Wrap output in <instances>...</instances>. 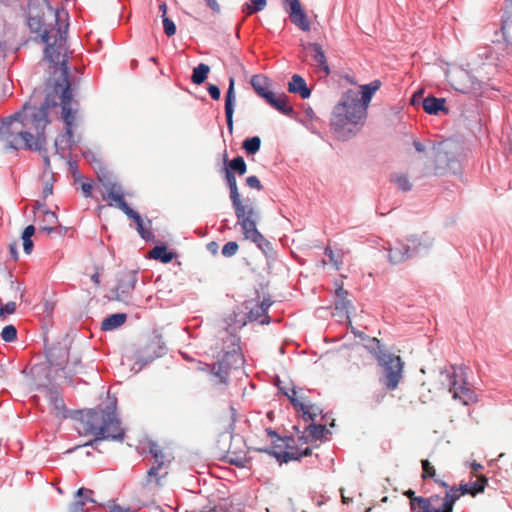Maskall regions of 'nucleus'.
Masks as SVG:
<instances>
[{"label":"nucleus","mask_w":512,"mask_h":512,"mask_svg":"<svg viewBox=\"0 0 512 512\" xmlns=\"http://www.w3.org/2000/svg\"><path fill=\"white\" fill-rule=\"evenodd\" d=\"M130 219L134 220L136 225H137V231L139 232V234L141 235V237L148 241L150 240L152 237H153V233L151 231H148L144 228V225H143V220L141 218V216L139 215L138 212H136V215L134 214H130V215H127Z\"/></svg>","instance_id":"nucleus-39"},{"label":"nucleus","mask_w":512,"mask_h":512,"mask_svg":"<svg viewBox=\"0 0 512 512\" xmlns=\"http://www.w3.org/2000/svg\"><path fill=\"white\" fill-rule=\"evenodd\" d=\"M307 49L311 52V57L315 63V66L325 75H329L330 68L328 66L327 59L321 45L318 43H308Z\"/></svg>","instance_id":"nucleus-16"},{"label":"nucleus","mask_w":512,"mask_h":512,"mask_svg":"<svg viewBox=\"0 0 512 512\" xmlns=\"http://www.w3.org/2000/svg\"><path fill=\"white\" fill-rule=\"evenodd\" d=\"M392 181L402 191H409L412 185L406 175L397 174L392 177Z\"/></svg>","instance_id":"nucleus-42"},{"label":"nucleus","mask_w":512,"mask_h":512,"mask_svg":"<svg viewBox=\"0 0 512 512\" xmlns=\"http://www.w3.org/2000/svg\"><path fill=\"white\" fill-rule=\"evenodd\" d=\"M347 294H348V292L346 290H344L343 287H339L336 289L337 299L346 298Z\"/></svg>","instance_id":"nucleus-60"},{"label":"nucleus","mask_w":512,"mask_h":512,"mask_svg":"<svg viewBox=\"0 0 512 512\" xmlns=\"http://www.w3.org/2000/svg\"><path fill=\"white\" fill-rule=\"evenodd\" d=\"M226 168L230 169L233 173H238L239 175H244L247 171V165L241 156H237L229 161Z\"/></svg>","instance_id":"nucleus-37"},{"label":"nucleus","mask_w":512,"mask_h":512,"mask_svg":"<svg viewBox=\"0 0 512 512\" xmlns=\"http://www.w3.org/2000/svg\"><path fill=\"white\" fill-rule=\"evenodd\" d=\"M168 475V470L163 469V464L151 465L150 469L146 473L144 480L145 487H160L162 486V480Z\"/></svg>","instance_id":"nucleus-15"},{"label":"nucleus","mask_w":512,"mask_h":512,"mask_svg":"<svg viewBox=\"0 0 512 512\" xmlns=\"http://www.w3.org/2000/svg\"><path fill=\"white\" fill-rule=\"evenodd\" d=\"M247 319L250 322H259L260 324H268L270 321V318L268 314L265 312V308H263V305L258 304H256L249 310L247 314Z\"/></svg>","instance_id":"nucleus-27"},{"label":"nucleus","mask_w":512,"mask_h":512,"mask_svg":"<svg viewBox=\"0 0 512 512\" xmlns=\"http://www.w3.org/2000/svg\"><path fill=\"white\" fill-rule=\"evenodd\" d=\"M238 249L239 246L237 242L229 241L222 247L221 253L224 257L229 258L234 256L237 253Z\"/></svg>","instance_id":"nucleus-45"},{"label":"nucleus","mask_w":512,"mask_h":512,"mask_svg":"<svg viewBox=\"0 0 512 512\" xmlns=\"http://www.w3.org/2000/svg\"><path fill=\"white\" fill-rule=\"evenodd\" d=\"M57 106L51 93L46 95L40 107L25 104L21 111L2 119L0 142L6 149L42 151L47 144L45 129L50 122L48 110Z\"/></svg>","instance_id":"nucleus-1"},{"label":"nucleus","mask_w":512,"mask_h":512,"mask_svg":"<svg viewBox=\"0 0 512 512\" xmlns=\"http://www.w3.org/2000/svg\"><path fill=\"white\" fill-rule=\"evenodd\" d=\"M372 342L376 346L373 353L383 368V384L387 389L394 390L402 379L404 363L399 356L387 353L377 338H373Z\"/></svg>","instance_id":"nucleus-7"},{"label":"nucleus","mask_w":512,"mask_h":512,"mask_svg":"<svg viewBox=\"0 0 512 512\" xmlns=\"http://www.w3.org/2000/svg\"><path fill=\"white\" fill-rule=\"evenodd\" d=\"M230 341L233 348L230 351L225 352L223 357L212 365L205 364L203 370H208L210 373L218 378V383L228 384V377L232 369H237L243 364V357L238 352L239 339L231 335Z\"/></svg>","instance_id":"nucleus-8"},{"label":"nucleus","mask_w":512,"mask_h":512,"mask_svg":"<svg viewBox=\"0 0 512 512\" xmlns=\"http://www.w3.org/2000/svg\"><path fill=\"white\" fill-rule=\"evenodd\" d=\"M487 482V478L482 475L473 482L460 484L459 488L462 495L470 494L472 496H475L476 494L482 493L484 491Z\"/></svg>","instance_id":"nucleus-23"},{"label":"nucleus","mask_w":512,"mask_h":512,"mask_svg":"<svg viewBox=\"0 0 512 512\" xmlns=\"http://www.w3.org/2000/svg\"><path fill=\"white\" fill-rule=\"evenodd\" d=\"M164 32L168 37L173 36L176 33V26L174 22L168 17L162 18Z\"/></svg>","instance_id":"nucleus-46"},{"label":"nucleus","mask_w":512,"mask_h":512,"mask_svg":"<svg viewBox=\"0 0 512 512\" xmlns=\"http://www.w3.org/2000/svg\"><path fill=\"white\" fill-rule=\"evenodd\" d=\"M461 494L460 488L450 487L445 494L443 505L446 512L453 511L454 503L459 499Z\"/></svg>","instance_id":"nucleus-30"},{"label":"nucleus","mask_w":512,"mask_h":512,"mask_svg":"<svg viewBox=\"0 0 512 512\" xmlns=\"http://www.w3.org/2000/svg\"><path fill=\"white\" fill-rule=\"evenodd\" d=\"M16 308V303L13 301L7 302L5 305H0V318H4L5 315L13 314Z\"/></svg>","instance_id":"nucleus-47"},{"label":"nucleus","mask_w":512,"mask_h":512,"mask_svg":"<svg viewBox=\"0 0 512 512\" xmlns=\"http://www.w3.org/2000/svg\"><path fill=\"white\" fill-rule=\"evenodd\" d=\"M42 152L44 153V154L42 155V157H43V160H44L45 166H46V168H49V167H50V159H49V157L46 155V149H45V147L42 149V151H40V153H42Z\"/></svg>","instance_id":"nucleus-62"},{"label":"nucleus","mask_w":512,"mask_h":512,"mask_svg":"<svg viewBox=\"0 0 512 512\" xmlns=\"http://www.w3.org/2000/svg\"><path fill=\"white\" fill-rule=\"evenodd\" d=\"M288 15L290 21L301 31L309 32L311 30L310 20L301 5L291 10Z\"/></svg>","instance_id":"nucleus-18"},{"label":"nucleus","mask_w":512,"mask_h":512,"mask_svg":"<svg viewBox=\"0 0 512 512\" xmlns=\"http://www.w3.org/2000/svg\"><path fill=\"white\" fill-rule=\"evenodd\" d=\"M207 90L212 99L218 100L220 98L221 92L218 86L209 84Z\"/></svg>","instance_id":"nucleus-53"},{"label":"nucleus","mask_w":512,"mask_h":512,"mask_svg":"<svg viewBox=\"0 0 512 512\" xmlns=\"http://www.w3.org/2000/svg\"><path fill=\"white\" fill-rule=\"evenodd\" d=\"M367 115V110L359 102V93L349 89L334 107L331 129L338 139L347 140L355 133V127Z\"/></svg>","instance_id":"nucleus-4"},{"label":"nucleus","mask_w":512,"mask_h":512,"mask_svg":"<svg viewBox=\"0 0 512 512\" xmlns=\"http://www.w3.org/2000/svg\"><path fill=\"white\" fill-rule=\"evenodd\" d=\"M329 433L328 429L324 424H309L303 433L302 436L299 437L300 441H303L304 444H307L309 441H316L325 438V435Z\"/></svg>","instance_id":"nucleus-17"},{"label":"nucleus","mask_w":512,"mask_h":512,"mask_svg":"<svg viewBox=\"0 0 512 512\" xmlns=\"http://www.w3.org/2000/svg\"><path fill=\"white\" fill-rule=\"evenodd\" d=\"M250 84L257 95L265 100L273 93L269 91V78L263 74L253 75Z\"/></svg>","instance_id":"nucleus-19"},{"label":"nucleus","mask_w":512,"mask_h":512,"mask_svg":"<svg viewBox=\"0 0 512 512\" xmlns=\"http://www.w3.org/2000/svg\"><path fill=\"white\" fill-rule=\"evenodd\" d=\"M413 145L417 152H423L425 150V146L418 140H414Z\"/></svg>","instance_id":"nucleus-61"},{"label":"nucleus","mask_w":512,"mask_h":512,"mask_svg":"<svg viewBox=\"0 0 512 512\" xmlns=\"http://www.w3.org/2000/svg\"><path fill=\"white\" fill-rule=\"evenodd\" d=\"M381 82L374 80L369 84L361 86V93H359V102L367 110L368 105L372 99L374 93L380 88Z\"/></svg>","instance_id":"nucleus-24"},{"label":"nucleus","mask_w":512,"mask_h":512,"mask_svg":"<svg viewBox=\"0 0 512 512\" xmlns=\"http://www.w3.org/2000/svg\"><path fill=\"white\" fill-rule=\"evenodd\" d=\"M9 251H10V254H11V257L13 258V260L16 261L18 259L17 245L11 244L9 246Z\"/></svg>","instance_id":"nucleus-58"},{"label":"nucleus","mask_w":512,"mask_h":512,"mask_svg":"<svg viewBox=\"0 0 512 512\" xmlns=\"http://www.w3.org/2000/svg\"><path fill=\"white\" fill-rule=\"evenodd\" d=\"M84 494H93V491L86 488L78 489L76 499L71 506V512H84L85 501L82 499Z\"/></svg>","instance_id":"nucleus-36"},{"label":"nucleus","mask_w":512,"mask_h":512,"mask_svg":"<svg viewBox=\"0 0 512 512\" xmlns=\"http://www.w3.org/2000/svg\"><path fill=\"white\" fill-rule=\"evenodd\" d=\"M149 453L152 455V465L163 464V469H169L170 460H167L157 443L149 442Z\"/></svg>","instance_id":"nucleus-28"},{"label":"nucleus","mask_w":512,"mask_h":512,"mask_svg":"<svg viewBox=\"0 0 512 512\" xmlns=\"http://www.w3.org/2000/svg\"><path fill=\"white\" fill-rule=\"evenodd\" d=\"M237 220L244 238L253 242L266 257L271 256L273 254L271 242L257 229L258 213L256 210L249 209L248 212L243 214L241 218H237Z\"/></svg>","instance_id":"nucleus-9"},{"label":"nucleus","mask_w":512,"mask_h":512,"mask_svg":"<svg viewBox=\"0 0 512 512\" xmlns=\"http://www.w3.org/2000/svg\"><path fill=\"white\" fill-rule=\"evenodd\" d=\"M159 10H160V12L162 13V18L167 17V16H166V13H167V5H166V3H165V2L160 3V5H159Z\"/></svg>","instance_id":"nucleus-64"},{"label":"nucleus","mask_w":512,"mask_h":512,"mask_svg":"<svg viewBox=\"0 0 512 512\" xmlns=\"http://www.w3.org/2000/svg\"><path fill=\"white\" fill-rule=\"evenodd\" d=\"M127 315L125 313H115L106 317L101 323L103 331H112L125 323Z\"/></svg>","instance_id":"nucleus-26"},{"label":"nucleus","mask_w":512,"mask_h":512,"mask_svg":"<svg viewBox=\"0 0 512 512\" xmlns=\"http://www.w3.org/2000/svg\"><path fill=\"white\" fill-rule=\"evenodd\" d=\"M52 194V184L47 183L43 188V198H47Z\"/></svg>","instance_id":"nucleus-59"},{"label":"nucleus","mask_w":512,"mask_h":512,"mask_svg":"<svg viewBox=\"0 0 512 512\" xmlns=\"http://www.w3.org/2000/svg\"><path fill=\"white\" fill-rule=\"evenodd\" d=\"M267 0H249L242 6V12L247 16L264 10Z\"/></svg>","instance_id":"nucleus-34"},{"label":"nucleus","mask_w":512,"mask_h":512,"mask_svg":"<svg viewBox=\"0 0 512 512\" xmlns=\"http://www.w3.org/2000/svg\"><path fill=\"white\" fill-rule=\"evenodd\" d=\"M300 411L303 412V418L305 420L314 421L316 417L322 413V410L314 404H303L301 405Z\"/></svg>","instance_id":"nucleus-38"},{"label":"nucleus","mask_w":512,"mask_h":512,"mask_svg":"<svg viewBox=\"0 0 512 512\" xmlns=\"http://www.w3.org/2000/svg\"><path fill=\"white\" fill-rule=\"evenodd\" d=\"M225 180L230 191V199L237 218H241L249 209H254L251 204H243L237 187L235 174L225 168Z\"/></svg>","instance_id":"nucleus-12"},{"label":"nucleus","mask_w":512,"mask_h":512,"mask_svg":"<svg viewBox=\"0 0 512 512\" xmlns=\"http://www.w3.org/2000/svg\"><path fill=\"white\" fill-rule=\"evenodd\" d=\"M137 283V277L135 273H130L127 276V281H122L119 286L118 290L122 291L123 293H129L130 291L134 290Z\"/></svg>","instance_id":"nucleus-41"},{"label":"nucleus","mask_w":512,"mask_h":512,"mask_svg":"<svg viewBox=\"0 0 512 512\" xmlns=\"http://www.w3.org/2000/svg\"><path fill=\"white\" fill-rule=\"evenodd\" d=\"M44 222H46L49 226H43L41 228L42 231L47 232L48 234L59 231L61 232L63 228L58 224V218L55 212L47 210L44 212Z\"/></svg>","instance_id":"nucleus-29"},{"label":"nucleus","mask_w":512,"mask_h":512,"mask_svg":"<svg viewBox=\"0 0 512 512\" xmlns=\"http://www.w3.org/2000/svg\"><path fill=\"white\" fill-rule=\"evenodd\" d=\"M266 432L269 436L275 437L278 440L285 442V446L287 448L286 451H278L275 448L266 449L265 451L270 455L274 456L278 461L287 463L292 460H299L302 457H307L311 455L312 450L310 447H305L304 449L295 448L292 443H294V439L286 438L282 439L276 431L271 428L266 429Z\"/></svg>","instance_id":"nucleus-11"},{"label":"nucleus","mask_w":512,"mask_h":512,"mask_svg":"<svg viewBox=\"0 0 512 512\" xmlns=\"http://www.w3.org/2000/svg\"><path fill=\"white\" fill-rule=\"evenodd\" d=\"M246 185L250 188H253V189H256V190H261L262 189V184L260 182V180L258 179L257 176H248L246 178Z\"/></svg>","instance_id":"nucleus-50"},{"label":"nucleus","mask_w":512,"mask_h":512,"mask_svg":"<svg viewBox=\"0 0 512 512\" xmlns=\"http://www.w3.org/2000/svg\"><path fill=\"white\" fill-rule=\"evenodd\" d=\"M261 146V139L258 136L246 138L242 143V148L248 155L256 154Z\"/></svg>","instance_id":"nucleus-35"},{"label":"nucleus","mask_w":512,"mask_h":512,"mask_svg":"<svg viewBox=\"0 0 512 512\" xmlns=\"http://www.w3.org/2000/svg\"><path fill=\"white\" fill-rule=\"evenodd\" d=\"M434 497L423 498V497H414L410 501V507L413 512H429V508L431 506V500Z\"/></svg>","instance_id":"nucleus-33"},{"label":"nucleus","mask_w":512,"mask_h":512,"mask_svg":"<svg viewBox=\"0 0 512 512\" xmlns=\"http://www.w3.org/2000/svg\"><path fill=\"white\" fill-rule=\"evenodd\" d=\"M150 256L153 259L160 260L162 263H169L172 261L174 254L166 248V246H155L150 251Z\"/></svg>","instance_id":"nucleus-31"},{"label":"nucleus","mask_w":512,"mask_h":512,"mask_svg":"<svg viewBox=\"0 0 512 512\" xmlns=\"http://www.w3.org/2000/svg\"><path fill=\"white\" fill-rule=\"evenodd\" d=\"M441 376L445 377L447 385L449 386V392L452 393L454 399H459L465 405L475 400L474 391L468 387L467 383L458 374L454 366L441 371Z\"/></svg>","instance_id":"nucleus-10"},{"label":"nucleus","mask_w":512,"mask_h":512,"mask_svg":"<svg viewBox=\"0 0 512 512\" xmlns=\"http://www.w3.org/2000/svg\"><path fill=\"white\" fill-rule=\"evenodd\" d=\"M493 49L490 46L481 47L478 49L477 57L480 60H489L492 57Z\"/></svg>","instance_id":"nucleus-49"},{"label":"nucleus","mask_w":512,"mask_h":512,"mask_svg":"<svg viewBox=\"0 0 512 512\" xmlns=\"http://www.w3.org/2000/svg\"><path fill=\"white\" fill-rule=\"evenodd\" d=\"M351 302L347 300V298H340L335 300V311L337 315L340 317H346L349 319V307L351 306Z\"/></svg>","instance_id":"nucleus-40"},{"label":"nucleus","mask_w":512,"mask_h":512,"mask_svg":"<svg viewBox=\"0 0 512 512\" xmlns=\"http://www.w3.org/2000/svg\"><path fill=\"white\" fill-rule=\"evenodd\" d=\"M422 469H423V474H422L423 478L430 477V478L434 479V477H435V469L430 464V462L428 460H422Z\"/></svg>","instance_id":"nucleus-48"},{"label":"nucleus","mask_w":512,"mask_h":512,"mask_svg":"<svg viewBox=\"0 0 512 512\" xmlns=\"http://www.w3.org/2000/svg\"><path fill=\"white\" fill-rule=\"evenodd\" d=\"M207 4V6L215 13L220 12V5L218 4L217 0H204Z\"/></svg>","instance_id":"nucleus-55"},{"label":"nucleus","mask_w":512,"mask_h":512,"mask_svg":"<svg viewBox=\"0 0 512 512\" xmlns=\"http://www.w3.org/2000/svg\"><path fill=\"white\" fill-rule=\"evenodd\" d=\"M1 338L5 342H14L17 339V329L14 325H7L2 329Z\"/></svg>","instance_id":"nucleus-43"},{"label":"nucleus","mask_w":512,"mask_h":512,"mask_svg":"<svg viewBox=\"0 0 512 512\" xmlns=\"http://www.w3.org/2000/svg\"><path fill=\"white\" fill-rule=\"evenodd\" d=\"M266 102L286 116H290L293 113V107L288 103V97L285 94L276 96L272 93L268 99H266Z\"/></svg>","instance_id":"nucleus-20"},{"label":"nucleus","mask_w":512,"mask_h":512,"mask_svg":"<svg viewBox=\"0 0 512 512\" xmlns=\"http://www.w3.org/2000/svg\"><path fill=\"white\" fill-rule=\"evenodd\" d=\"M28 26L30 29L34 32L41 34V40L43 43L46 44L45 53L48 55L50 53V50L54 49V46L52 43H50V35L49 32L44 29L42 30V22L39 18L29 16L28 18Z\"/></svg>","instance_id":"nucleus-22"},{"label":"nucleus","mask_w":512,"mask_h":512,"mask_svg":"<svg viewBox=\"0 0 512 512\" xmlns=\"http://www.w3.org/2000/svg\"><path fill=\"white\" fill-rule=\"evenodd\" d=\"M433 239L426 233L420 236H409L398 240L393 247L388 248V259L393 264H399L417 255L426 253L432 246Z\"/></svg>","instance_id":"nucleus-6"},{"label":"nucleus","mask_w":512,"mask_h":512,"mask_svg":"<svg viewBox=\"0 0 512 512\" xmlns=\"http://www.w3.org/2000/svg\"><path fill=\"white\" fill-rule=\"evenodd\" d=\"M471 469H472V472L476 473V472H478V471L482 470V469H483V466H482L480 463L473 462V463L471 464Z\"/></svg>","instance_id":"nucleus-63"},{"label":"nucleus","mask_w":512,"mask_h":512,"mask_svg":"<svg viewBox=\"0 0 512 512\" xmlns=\"http://www.w3.org/2000/svg\"><path fill=\"white\" fill-rule=\"evenodd\" d=\"M444 104L445 100L443 98L428 96L423 100L422 106L426 113L437 115L440 111L445 110Z\"/></svg>","instance_id":"nucleus-25"},{"label":"nucleus","mask_w":512,"mask_h":512,"mask_svg":"<svg viewBox=\"0 0 512 512\" xmlns=\"http://www.w3.org/2000/svg\"><path fill=\"white\" fill-rule=\"evenodd\" d=\"M209 71L210 67L207 64L200 63L193 69L191 76L192 82L197 85L202 84L207 79Z\"/></svg>","instance_id":"nucleus-32"},{"label":"nucleus","mask_w":512,"mask_h":512,"mask_svg":"<svg viewBox=\"0 0 512 512\" xmlns=\"http://www.w3.org/2000/svg\"><path fill=\"white\" fill-rule=\"evenodd\" d=\"M288 91L290 93H297L303 99H307L311 95V90L308 88L305 80L298 74H294L288 83Z\"/></svg>","instance_id":"nucleus-21"},{"label":"nucleus","mask_w":512,"mask_h":512,"mask_svg":"<svg viewBox=\"0 0 512 512\" xmlns=\"http://www.w3.org/2000/svg\"><path fill=\"white\" fill-rule=\"evenodd\" d=\"M482 65V67L476 70V76L466 70L455 72L451 79L453 88L464 94H481L486 88H493L489 84L491 80L490 75L497 71V67L493 62L483 63Z\"/></svg>","instance_id":"nucleus-5"},{"label":"nucleus","mask_w":512,"mask_h":512,"mask_svg":"<svg viewBox=\"0 0 512 512\" xmlns=\"http://www.w3.org/2000/svg\"><path fill=\"white\" fill-rule=\"evenodd\" d=\"M34 233H35L34 226L28 225L23 231L22 239H31V237L34 235Z\"/></svg>","instance_id":"nucleus-54"},{"label":"nucleus","mask_w":512,"mask_h":512,"mask_svg":"<svg viewBox=\"0 0 512 512\" xmlns=\"http://www.w3.org/2000/svg\"><path fill=\"white\" fill-rule=\"evenodd\" d=\"M296 390L293 388L291 390V394L286 392L285 395L289 398L290 402L292 403V405L297 409V410H300L301 409V405H303L304 403L301 402L299 399H297L296 397Z\"/></svg>","instance_id":"nucleus-51"},{"label":"nucleus","mask_w":512,"mask_h":512,"mask_svg":"<svg viewBox=\"0 0 512 512\" xmlns=\"http://www.w3.org/2000/svg\"><path fill=\"white\" fill-rule=\"evenodd\" d=\"M23 240V250L26 254H30L33 250V242L31 239H22Z\"/></svg>","instance_id":"nucleus-56"},{"label":"nucleus","mask_w":512,"mask_h":512,"mask_svg":"<svg viewBox=\"0 0 512 512\" xmlns=\"http://www.w3.org/2000/svg\"><path fill=\"white\" fill-rule=\"evenodd\" d=\"M104 200L109 201L110 206H116L122 210L126 215L134 214L136 211L129 207L124 199L122 188L117 184H110L107 188V195L103 197Z\"/></svg>","instance_id":"nucleus-13"},{"label":"nucleus","mask_w":512,"mask_h":512,"mask_svg":"<svg viewBox=\"0 0 512 512\" xmlns=\"http://www.w3.org/2000/svg\"><path fill=\"white\" fill-rule=\"evenodd\" d=\"M235 81L233 77L229 79V87L225 95V116L227 128L232 134L233 132V114H234V106L236 101L235 89H234Z\"/></svg>","instance_id":"nucleus-14"},{"label":"nucleus","mask_w":512,"mask_h":512,"mask_svg":"<svg viewBox=\"0 0 512 512\" xmlns=\"http://www.w3.org/2000/svg\"><path fill=\"white\" fill-rule=\"evenodd\" d=\"M81 189L83 192V195L88 198L92 194V185L90 183H82Z\"/></svg>","instance_id":"nucleus-57"},{"label":"nucleus","mask_w":512,"mask_h":512,"mask_svg":"<svg viewBox=\"0 0 512 512\" xmlns=\"http://www.w3.org/2000/svg\"><path fill=\"white\" fill-rule=\"evenodd\" d=\"M281 2L287 13L301 5L300 0H281Z\"/></svg>","instance_id":"nucleus-52"},{"label":"nucleus","mask_w":512,"mask_h":512,"mask_svg":"<svg viewBox=\"0 0 512 512\" xmlns=\"http://www.w3.org/2000/svg\"><path fill=\"white\" fill-rule=\"evenodd\" d=\"M77 429L80 434L94 436V439L85 446H91L96 450L103 440L123 441L125 435L114 403L106 408L98 407L81 412Z\"/></svg>","instance_id":"nucleus-2"},{"label":"nucleus","mask_w":512,"mask_h":512,"mask_svg":"<svg viewBox=\"0 0 512 512\" xmlns=\"http://www.w3.org/2000/svg\"><path fill=\"white\" fill-rule=\"evenodd\" d=\"M60 70L62 81L56 82L51 94L55 96V99L57 95L60 94L59 99L62 109V119L65 123V132L55 139V149L62 158H66L74 145L72 128L76 125L78 102L73 99L72 88L69 81V68L65 60L61 62Z\"/></svg>","instance_id":"nucleus-3"},{"label":"nucleus","mask_w":512,"mask_h":512,"mask_svg":"<svg viewBox=\"0 0 512 512\" xmlns=\"http://www.w3.org/2000/svg\"><path fill=\"white\" fill-rule=\"evenodd\" d=\"M325 255L329 257L330 262L336 270H339L342 264V256L340 253H335L330 247L325 248Z\"/></svg>","instance_id":"nucleus-44"}]
</instances>
